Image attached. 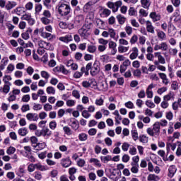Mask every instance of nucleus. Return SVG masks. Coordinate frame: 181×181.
Masks as SVG:
<instances>
[{"label":"nucleus","instance_id":"f257e3e1","mask_svg":"<svg viewBox=\"0 0 181 181\" xmlns=\"http://www.w3.org/2000/svg\"><path fill=\"white\" fill-rule=\"evenodd\" d=\"M34 33L37 35V33H40V36L42 37L43 39H47V40H49L50 42H53L56 39V35L49 33L45 30V28L42 27L40 29H36L34 30Z\"/></svg>","mask_w":181,"mask_h":181},{"label":"nucleus","instance_id":"f03ea898","mask_svg":"<svg viewBox=\"0 0 181 181\" xmlns=\"http://www.w3.org/2000/svg\"><path fill=\"white\" fill-rule=\"evenodd\" d=\"M71 12V7L67 4L61 3L58 5V13L61 16H68Z\"/></svg>","mask_w":181,"mask_h":181},{"label":"nucleus","instance_id":"7ed1b4c3","mask_svg":"<svg viewBox=\"0 0 181 181\" xmlns=\"http://www.w3.org/2000/svg\"><path fill=\"white\" fill-rule=\"evenodd\" d=\"M147 134H148L150 136H159V134H160V124L159 122H156L153 124V128H148Z\"/></svg>","mask_w":181,"mask_h":181},{"label":"nucleus","instance_id":"20e7f679","mask_svg":"<svg viewBox=\"0 0 181 181\" xmlns=\"http://www.w3.org/2000/svg\"><path fill=\"white\" fill-rule=\"evenodd\" d=\"M117 35V33L115 32V30L113 28H109L107 31H103L102 33L103 37H111V39H115V36Z\"/></svg>","mask_w":181,"mask_h":181},{"label":"nucleus","instance_id":"39448f33","mask_svg":"<svg viewBox=\"0 0 181 181\" xmlns=\"http://www.w3.org/2000/svg\"><path fill=\"white\" fill-rule=\"evenodd\" d=\"M25 117L28 121L30 122H36L39 120V115H37V113L30 112L28 113Z\"/></svg>","mask_w":181,"mask_h":181},{"label":"nucleus","instance_id":"423d86ee","mask_svg":"<svg viewBox=\"0 0 181 181\" xmlns=\"http://www.w3.org/2000/svg\"><path fill=\"white\" fill-rule=\"evenodd\" d=\"M100 73V66H98V62L95 61L90 70L91 76H97Z\"/></svg>","mask_w":181,"mask_h":181},{"label":"nucleus","instance_id":"0eeeda50","mask_svg":"<svg viewBox=\"0 0 181 181\" xmlns=\"http://www.w3.org/2000/svg\"><path fill=\"white\" fill-rule=\"evenodd\" d=\"M21 19L23 21H28L29 25H35V20L32 18V15H30V13H25L23 15V16L21 17Z\"/></svg>","mask_w":181,"mask_h":181},{"label":"nucleus","instance_id":"6e6552de","mask_svg":"<svg viewBox=\"0 0 181 181\" xmlns=\"http://www.w3.org/2000/svg\"><path fill=\"white\" fill-rule=\"evenodd\" d=\"M146 28L148 33H152L153 35L155 33V27H153L151 21H146Z\"/></svg>","mask_w":181,"mask_h":181},{"label":"nucleus","instance_id":"1a4fd4ad","mask_svg":"<svg viewBox=\"0 0 181 181\" xmlns=\"http://www.w3.org/2000/svg\"><path fill=\"white\" fill-rule=\"evenodd\" d=\"M78 33L81 36V37H83L84 39H86L90 36V33H88V30L84 27H82L81 29L78 30Z\"/></svg>","mask_w":181,"mask_h":181},{"label":"nucleus","instance_id":"9d476101","mask_svg":"<svg viewBox=\"0 0 181 181\" xmlns=\"http://www.w3.org/2000/svg\"><path fill=\"white\" fill-rule=\"evenodd\" d=\"M152 88H155L153 83H151L146 88V94L148 98H152L153 97V92L152 91Z\"/></svg>","mask_w":181,"mask_h":181},{"label":"nucleus","instance_id":"9b49d317","mask_svg":"<svg viewBox=\"0 0 181 181\" xmlns=\"http://www.w3.org/2000/svg\"><path fill=\"white\" fill-rule=\"evenodd\" d=\"M61 165L63 168H69L71 165V160H70V157H67L66 158H62L61 160Z\"/></svg>","mask_w":181,"mask_h":181},{"label":"nucleus","instance_id":"f8f14e48","mask_svg":"<svg viewBox=\"0 0 181 181\" xmlns=\"http://www.w3.org/2000/svg\"><path fill=\"white\" fill-rule=\"evenodd\" d=\"M154 56L155 57H157L158 63H160V64H165V63H166V62L165 61V57L162 56V54L160 52H155Z\"/></svg>","mask_w":181,"mask_h":181},{"label":"nucleus","instance_id":"ddd939ff","mask_svg":"<svg viewBox=\"0 0 181 181\" xmlns=\"http://www.w3.org/2000/svg\"><path fill=\"white\" fill-rule=\"evenodd\" d=\"M149 16L151 19H152L153 22H158V21H160V16L156 12H151Z\"/></svg>","mask_w":181,"mask_h":181},{"label":"nucleus","instance_id":"4468645a","mask_svg":"<svg viewBox=\"0 0 181 181\" xmlns=\"http://www.w3.org/2000/svg\"><path fill=\"white\" fill-rule=\"evenodd\" d=\"M42 134L44 138H49L52 136V131L49 128L45 127L42 129Z\"/></svg>","mask_w":181,"mask_h":181},{"label":"nucleus","instance_id":"2eb2a0df","mask_svg":"<svg viewBox=\"0 0 181 181\" xmlns=\"http://www.w3.org/2000/svg\"><path fill=\"white\" fill-rule=\"evenodd\" d=\"M132 53L129 55V59H131V60H135V59H136V57H138V48L136 47H134L132 48Z\"/></svg>","mask_w":181,"mask_h":181},{"label":"nucleus","instance_id":"dca6fc26","mask_svg":"<svg viewBox=\"0 0 181 181\" xmlns=\"http://www.w3.org/2000/svg\"><path fill=\"white\" fill-rule=\"evenodd\" d=\"M59 40L64 43H69V42H71V40H73V37L71 35H66L64 37H60Z\"/></svg>","mask_w":181,"mask_h":181},{"label":"nucleus","instance_id":"f3484780","mask_svg":"<svg viewBox=\"0 0 181 181\" xmlns=\"http://www.w3.org/2000/svg\"><path fill=\"white\" fill-rule=\"evenodd\" d=\"M46 147V143L42 142V143H37L36 145H33L34 149L35 151H42V149H45Z\"/></svg>","mask_w":181,"mask_h":181},{"label":"nucleus","instance_id":"a211bd4d","mask_svg":"<svg viewBox=\"0 0 181 181\" xmlns=\"http://www.w3.org/2000/svg\"><path fill=\"white\" fill-rule=\"evenodd\" d=\"M176 166L170 165L168 168V176L169 177H173L175 176V173H176Z\"/></svg>","mask_w":181,"mask_h":181},{"label":"nucleus","instance_id":"6ab92c4d","mask_svg":"<svg viewBox=\"0 0 181 181\" xmlns=\"http://www.w3.org/2000/svg\"><path fill=\"white\" fill-rule=\"evenodd\" d=\"M131 172L132 173L136 174L139 172V164H134V163H131Z\"/></svg>","mask_w":181,"mask_h":181},{"label":"nucleus","instance_id":"aec40b11","mask_svg":"<svg viewBox=\"0 0 181 181\" xmlns=\"http://www.w3.org/2000/svg\"><path fill=\"white\" fill-rule=\"evenodd\" d=\"M16 5H18V4L16 1H8L6 4V9L11 11V9H13Z\"/></svg>","mask_w":181,"mask_h":181},{"label":"nucleus","instance_id":"412c9836","mask_svg":"<svg viewBox=\"0 0 181 181\" xmlns=\"http://www.w3.org/2000/svg\"><path fill=\"white\" fill-rule=\"evenodd\" d=\"M32 33V29L27 30L25 33L21 34V37L24 40H28L30 37V34Z\"/></svg>","mask_w":181,"mask_h":181},{"label":"nucleus","instance_id":"4be33fe9","mask_svg":"<svg viewBox=\"0 0 181 181\" xmlns=\"http://www.w3.org/2000/svg\"><path fill=\"white\" fill-rule=\"evenodd\" d=\"M141 4L144 9H149V6H151V0H141Z\"/></svg>","mask_w":181,"mask_h":181},{"label":"nucleus","instance_id":"5701e85b","mask_svg":"<svg viewBox=\"0 0 181 181\" xmlns=\"http://www.w3.org/2000/svg\"><path fill=\"white\" fill-rule=\"evenodd\" d=\"M28 132H29L28 131V129H26V127H23L18 130V134L21 136H26V135H28Z\"/></svg>","mask_w":181,"mask_h":181},{"label":"nucleus","instance_id":"b1692460","mask_svg":"<svg viewBox=\"0 0 181 181\" xmlns=\"http://www.w3.org/2000/svg\"><path fill=\"white\" fill-rule=\"evenodd\" d=\"M84 71H86V68L84 66H83L81 69V71H76L74 74V78H80V77H81L83 76V74L84 73Z\"/></svg>","mask_w":181,"mask_h":181},{"label":"nucleus","instance_id":"393cba45","mask_svg":"<svg viewBox=\"0 0 181 181\" xmlns=\"http://www.w3.org/2000/svg\"><path fill=\"white\" fill-rule=\"evenodd\" d=\"M159 176L155 175V174H149L148 176L147 177V180L148 181H158L160 180Z\"/></svg>","mask_w":181,"mask_h":181},{"label":"nucleus","instance_id":"a878e982","mask_svg":"<svg viewBox=\"0 0 181 181\" xmlns=\"http://www.w3.org/2000/svg\"><path fill=\"white\" fill-rule=\"evenodd\" d=\"M42 9H43V6L40 4H35V15H40V12H42Z\"/></svg>","mask_w":181,"mask_h":181},{"label":"nucleus","instance_id":"bb28decb","mask_svg":"<svg viewBox=\"0 0 181 181\" xmlns=\"http://www.w3.org/2000/svg\"><path fill=\"white\" fill-rule=\"evenodd\" d=\"M63 131L66 135H73V130H71V129L68 126H64L63 127Z\"/></svg>","mask_w":181,"mask_h":181},{"label":"nucleus","instance_id":"cd10ccee","mask_svg":"<svg viewBox=\"0 0 181 181\" xmlns=\"http://www.w3.org/2000/svg\"><path fill=\"white\" fill-rule=\"evenodd\" d=\"M70 127L72 128V129H74V131H77V129L80 128V124H78V121L75 120L72 122L71 124H70Z\"/></svg>","mask_w":181,"mask_h":181},{"label":"nucleus","instance_id":"c85d7f7f","mask_svg":"<svg viewBox=\"0 0 181 181\" xmlns=\"http://www.w3.org/2000/svg\"><path fill=\"white\" fill-rule=\"evenodd\" d=\"M11 86H12V83H5L3 88V93H5V94H8L11 90Z\"/></svg>","mask_w":181,"mask_h":181},{"label":"nucleus","instance_id":"c756f323","mask_svg":"<svg viewBox=\"0 0 181 181\" xmlns=\"http://www.w3.org/2000/svg\"><path fill=\"white\" fill-rule=\"evenodd\" d=\"M7 64H8V59L6 58H3L0 64V70H4Z\"/></svg>","mask_w":181,"mask_h":181},{"label":"nucleus","instance_id":"7c9ffc66","mask_svg":"<svg viewBox=\"0 0 181 181\" xmlns=\"http://www.w3.org/2000/svg\"><path fill=\"white\" fill-rule=\"evenodd\" d=\"M100 160L103 163H108L110 160H112V156L110 155L105 156H101Z\"/></svg>","mask_w":181,"mask_h":181},{"label":"nucleus","instance_id":"2f4dec72","mask_svg":"<svg viewBox=\"0 0 181 181\" xmlns=\"http://www.w3.org/2000/svg\"><path fill=\"white\" fill-rule=\"evenodd\" d=\"M40 21L43 25H49V23H52L50 18H47V17H41Z\"/></svg>","mask_w":181,"mask_h":181},{"label":"nucleus","instance_id":"473e14b6","mask_svg":"<svg viewBox=\"0 0 181 181\" xmlns=\"http://www.w3.org/2000/svg\"><path fill=\"white\" fill-rule=\"evenodd\" d=\"M78 138L79 141H81V142H84V141H87L88 136L86 133H81L78 134Z\"/></svg>","mask_w":181,"mask_h":181},{"label":"nucleus","instance_id":"72a5a7b5","mask_svg":"<svg viewBox=\"0 0 181 181\" xmlns=\"http://www.w3.org/2000/svg\"><path fill=\"white\" fill-rule=\"evenodd\" d=\"M117 19L119 25H124V23H125V21H127V18L124 16H122L121 14L117 16Z\"/></svg>","mask_w":181,"mask_h":181},{"label":"nucleus","instance_id":"f704fd0d","mask_svg":"<svg viewBox=\"0 0 181 181\" xmlns=\"http://www.w3.org/2000/svg\"><path fill=\"white\" fill-rule=\"evenodd\" d=\"M91 69H93V63L89 62L86 64V68H85V75L86 76H88L89 73L88 71H90V70H91Z\"/></svg>","mask_w":181,"mask_h":181},{"label":"nucleus","instance_id":"c9c22d12","mask_svg":"<svg viewBox=\"0 0 181 181\" xmlns=\"http://www.w3.org/2000/svg\"><path fill=\"white\" fill-rule=\"evenodd\" d=\"M157 36L160 40H166V34L163 31H158Z\"/></svg>","mask_w":181,"mask_h":181},{"label":"nucleus","instance_id":"e433bc0d","mask_svg":"<svg viewBox=\"0 0 181 181\" xmlns=\"http://www.w3.org/2000/svg\"><path fill=\"white\" fill-rule=\"evenodd\" d=\"M128 50H129V47H124L122 45H119L118 47L119 53H126Z\"/></svg>","mask_w":181,"mask_h":181},{"label":"nucleus","instance_id":"4c0bfd02","mask_svg":"<svg viewBox=\"0 0 181 181\" xmlns=\"http://www.w3.org/2000/svg\"><path fill=\"white\" fill-rule=\"evenodd\" d=\"M89 162L90 163L95 164L98 168H101V163H100L99 160L97 158H90Z\"/></svg>","mask_w":181,"mask_h":181},{"label":"nucleus","instance_id":"58836bf2","mask_svg":"<svg viewBox=\"0 0 181 181\" xmlns=\"http://www.w3.org/2000/svg\"><path fill=\"white\" fill-rule=\"evenodd\" d=\"M26 170L23 169V168L21 167L18 168V171L16 172L17 176L19 177H23V175H25Z\"/></svg>","mask_w":181,"mask_h":181},{"label":"nucleus","instance_id":"ea45409f","mask_svg":"<svg viewBox=\"0 0 181 181\" xmlns=\"http://www.w3.org/2000/svg\"><path fill=\"white\" fill-rule=\"evenodd\" d=\"M42 18H52V13L49 10H44L41 14Z\"/></svg>","mask_w":181,"mask_h":181},{"label":"nucleus","instance_id":"a19ab883","mask_svg":"<svg viewBox=\"0 0 181 181\" xmlns=\"http://www.w3.org/2000/svg\"><path fill=\"white\" fill-rule=\"evenodd\" d=\"M87 52L89 53H95L97 52V47L95 45H88Z\"/></svg>","mask_w":181,"mask_h":181},{"label":"nucleus","instance_id":"79ce46f5","mask_svg":"<svg viewBox=\"0 0 181 181\" xmlns=\"http://www.w3.org/2000/svg\"><path fill=\"white\" fill-rule=\"evenodd\" d=\"M6 26L7 29H8V36H11V35H12V31L13 30V29H15V25L11 23H7Z\"/></svg>","mask_w":181,"mask_h":181},{"label":"nucleus","instance_id":"37998d69","mask_svg":"<svg viewBox=\"0 0 181 181\" xmlns=\"http://www.w3.org/2000/svg\"><path fill=\"white\" fill-rule=\"evenodd\" d=\"M43 108V105L40 103H34L33 106V110L34 111H40Z\"/></svg>","mask_w":181,"mask_h":181},{"label":"nucleus","instance_id":"c03bdc74","mask_svg":"<svg viewBox=\"0 0 181 181\" xmlns=\"http://www.w3.org/2000/svg\"><path fill=\"white\" fill-rule=\"evenodd\" d=\"M14 12L17 15H22V13H25V8L23 7H17L14 9Z\"/></svg>","mask_w":181,"mask_h":181},{"label":"nucleus","instance_id":"a18cd8bd","mask_svg":"<svg viewBox=\"0 0 181 181\" xmlns=\"http://www.w3.org/2000/svg\"><path fill=\"white\" fill-rule=\"evenodd\" d=\"M47 94H52L54 95L56 94V90L52 86H48L46 89Z\"/></svg>","mask_w":181,"mask_h":181},{"label":"nucleus","instance_id":"49530a36","mask_svg":"<svg viewBox=\"0 0 181 181\" xmlns=\"http://www.w3.org/2000/svg\"><path fill=\"white\" fill-rule=\"evenodd\" d=\"M35 169L37 170H41V172H44V170H46V167L45 165H41L40 163L35 164Z\"/></svg>","mask_w":181,"mask_h":181},{"label":"nucleus","instance_id":"de8ad7c7","mask_svg":"<svg viewBox=\"0 0 181 181\" xmlns=\"http://www.w3.org/2000/svg\"><path fill=\"white\" fill-rule=\"evenodd\" d=\"M43 5L47 8V9H50L52 8V5H50L52 0H43Z\"/></svg>","mask_w":181,"mask_h":181},{"label":"nucleus","instance_id":"09e8293b","mask_svg":"<svg viewBox=\"0 0 181 181\" xmlns=\"http://www.w3.org/2000/svg\"><path fill=\"white\" fill-rule=\"evenodd\" d=\"M22 112H26L27 111H30V106L29 104L23 105L21 107Z\"/></svg>","mask_w":181,"mask_h":181},{"label":"nucleus","instance_id":"8fccbe9b","mask_svg":"<svg viewBox=\"0 0 181 181\" xmlns=\"http://www.w3.org/2000/svg\"><path fill=\"white\" fill-rule=\"evenodd\" d=\"M15 152H16V148H15V147L13 146H10L6 151V153L8 155H13Z\"/></svg>","mask_w":181,"mask_h":181},{"label":"nucleus","instance_id":"3c124183","mask_svg":"<svg viewBox=\"0 0 181 181\" xmlns=\"http://www.w3.org/2000/svg\"><path fill=\"white\" fill-rule=\"evenodd\" d=\"M102 15L106 17L110 16V15H111V10L108 8H103L102 11Z\"/></svg>","mask_w":181,"mask_h":181},{"label":"nucleus","instance_id":"603ef678","mask_svg":"<svg viewBox=\"0 0 181 181\" xmlns=\"http://www.w3.org/2000/svg\"><path fill=\"white\" fill-rule=\"evenodd\" d=\"M124 30L126 32V33L129 35L131 36V35H132V27L129 26V25H127L124 28Z\"/></svg>","mask_w":181,"mask_h":181},{"label":"nucleus","instance_id":"864d4df0","mask_svg":"<svg viewBox=\"0 0 181 181\" xmlns=\"http://www.w3.org/2000/svg\"><path fill=\"white\" fill-rule=\"evenodd\" d=\"M139 141L140 142H142V144H148V137L145 135H141L139 136Z\"/></svg>","mask_w":181,"mask_h":181},{"label":"nucleus","instance_id":"5fc2aeb1","mask_svg":"<svg viewBox=\"0 0 181 181\" xmlns=\"http://www.w3.org/2000/svg\"><path fill=\"white\" fill-rule=\"evenodd\" d=\"M41 76L43 78H45V80H49V78L50 77V74L47 73L46 71H41Z\"/></svg>","mask_w":181,"mask_h":181},{"label":"nucleus","instance_id":"6e6d98bb","mask_svg":"<svg viewBox=\"0 0 181 181\" xmlns=\"http://www.w3.org/2000/svg\"><path fill=\"white\" fill-rule=\"evenodd\" d=\"M21 101L23 103H29V101H30V95H24L21 98Z\"/></svg>","mask_w":181,"mask_h":181},{"label":"nucleus","instance_id":"4d7b16f0","mask_svg":"<svg viewBox=\"0 0 181 181\" xmlns=\"http://www.w3.org/2000/svg\"><path fill=\"white\" fill-rule=\"evenodd\" d=\"M95 104L101 107V105H104V100L101 98H98L95 100Z\"/></svg>","mask_w":181,"mask_h":181},{"label":"nucleus","instance_id":"13d9d810","mask_svg":"<svg viewBox=\"0 0 181 181\" xmlns=\"http://www.w3.org/2000/svg\"><path fill=\"white\" fill-rule=\"evenodd\" d=\"M138 42V35H134L130 39L131 45H135Z\"/></svg>","mask_w":181,"mask_h":181},{"label":"nucleus","instance_id":"bf43d9fd","mask_svg":"<svg viewBox=\"0 0 181 181\" xmlns=\"http://www.w3.org/2000/svg\"><path fill=\"white\" fill-rule=\"evenodd\" d=\"M82 117L86 119L91 117V114L88 112V110H85L82 112Z\"/></svg>","mask_w":181,"mask_h":181},{"label":"nucleus","instance_id":"052dcab7","mask_svg":"<svg viewBox=\"0 0 181 181\" xmlns=\"http://www.w3.org/2000/svg\"><path fill=\"white\" fill-rule=\"evenodd\" d=\"M107 6L109 7L110 9H112L113 12H115V3L109 1L107 3Z\"/></svg>","mask_w":181,"mask_h":181},{"label":"nucleus","instance_id":"680f3d73","mask_svg":"<svg viewBox=\"0 0 181 181\" xmlns=\"http://www.w3.org/2000/svg\"><path fill=\"white\" fill-rule=\"evenodd\" d=\"M122 149L124 152H127L129 149V144L124 142L122 145Z\"/></svg>","mask_w":181,"mask_h":181},{"label":"nucleus","instance_id":"e2e57ef3","mask_svg":"<svg viewBox=\"0 0 181 181\" xmlns=\"http://www.w3.org/2000/svg\"><path fill=\"white\" fill-rule=\"evenodd\" d=\"M44 110L45 111H52V110H53V106L49 103H46L44 105Z\"/></svg>","mask_w":181,"mask_h":181},{"label":"nucleus","instance_id":"0e129e2a","mask_svg":"<svg viewBox=\"0 0 181 181\" xmlns=\"http://www.w3.org/2000/svg\"><path fill=\"white\" fill-rule=\"evenodd\" d=\"M160 50H162L163 52H166V50H168V44L166 42H161L160 44Z\"/></svg>","mask_w":181,"mask_h":181},{"label":"nucleus","instance_id":"69168bd1","mask_svg":"<svg viewBox=\"0 0 181 181\" xmlns=\"http://www.w3.org/2000/svg\"><path fill=\"white\" fill-rule=\"evenodd\" d=\"M172 98H173V94H172V93H169V94H168V95H164V97H163L164 101H166V102L170 101V100H171Z\"/></svg>","mask_w":181,"mask_h":181},{"label":"nucleus","instance_id":"338daca9","mask_svg":"<svg viewBox=\"0 0 181 181\" xmlns=\"http://www.w3.org/2000/svg\"><path fill=\"white\" fill-rule=\"evenodd\" d=\"M105 144L107 146H111L112 145V140L110 137H106L105 139Z\"/></svg>","mask_w":181,"mask_h":181},{"label":"nucleus","instance_id":"774afa93","mask_svg":"<svg viewBox=\"0 0 181 181\" xmlns=\"http://www.w3.org/2000/svg\"><path fill=\"white\" fill-rule=\"evenodd\" d=\"M178 146L176 151V155L177 156H181V142L177 141Z\"/></svg>","mask_w":181,"mask_h":181}]
</instances>
